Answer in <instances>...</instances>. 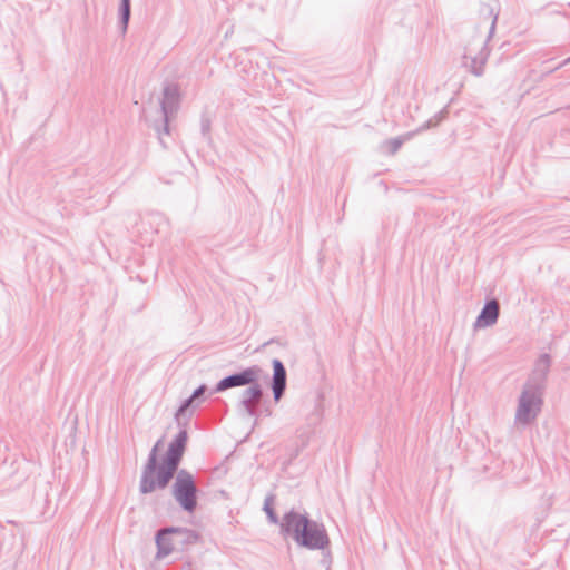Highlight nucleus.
<instances>
[{"instance_id":"obj_6","label":"nucleus","mask_w":570,"mask_h":570,"mask_svg":"<svg viewBox=\"0 0 570 570\" xmlns=\"http://www.w3.org/2000/svg\"><path fill=\"white\" fill-rule=\"evenodd\" d=\"M262 373L263 370L258 365H253L240 372L232 373L219 380L210 394L220 393L233 387L247 386L249 383L257 381Z\"/></svg>"},{"instance_id":"obj_22","label":"nucleus","mask_w":570,"mask_h":570,"mask_svg":"<svg viewBox=\"0 0 570 570\" xmlns=\"http://www.w3.org/2000/svg\"><path fill=\"white\" fill-rule=\"evenodd\" d=\"M331 562H332V556H331L330 548H327L325 551H323L322 563L327 566V568H330Z\"/></svg>"},{"instance_id":"obj_8","label":"nucleus","mask_w":570,"mask_h":570,"mask_svg":"<svg viewBox=\"0 0 570 570\" xmlns=\"http://www.w3.org/2000/svg\"><path fill=\"white\" fill-rule=\"evenodd\" d=\"M180 107V88L177 83H167L163 89L160 111L164 117H175Z\"/></svg>"},{"instance_id":"obj_3","label":"nucleus","mask_w":570,"mask_h":570,"mask_svg":"<svg viewBox=\"0 0 570 570\" xmlns=\"http://www.w3.org/2000/svg\"><path fill=\"white\" fill-rule=\"evenodd\" d=\"M202 541L198 531L185 527H163L155 533L156 560H163L174 552L185 553Z\"/></svg>"},{"instance_id":"obj_1","label":"nucleus","mask_w":570,"mask_h":570,"mask_svg":"<svg viewBox=\"0 0 570 570\" xmlns=\"http://www.w3.org/2000/svg\"><path fill=\"white\" fill-rule=\"evenodd\" d=\"M187 441L188 433L185 430H180L168 444V449L160 461L158 453L161 440L156 442L142 468L139 492L141 494H149L157 489L164 490L175 478L171 485L174 499L183 511L194 513L198 504L199 489L194 475L189 471L186 469L179 470L187 448Z\"/></svg>"},{"instance_id":"obj_16","label":"nucleus","mask_w":570,"mask_h":570,"mask_svg":"<svg viewBox=\"0 0 570 570\" xmlns=\"http://www.w3.org/2000/svg\"><path fill=\"white\" fill-rule=\"evenodd\" d=\"M448 116V109L446 108H443L442 110H440L439 112H436L434 115L433 118L426 120L424 124H422L416 130L415 132H422L424 130H428L430 128H433V127H436L442 120H444Z\"/></svg>"},{"instance_id":"obj_9","label":"nucleus","mask_w":570,"mask_h":570,"mask_svg":"<svg viewBox=\"0 0 570 570\" xmlns=\"http://www.w3.org/2000/svg\"><path fill=\"white\" fill-rule=\"evenodd\" d=\"M273 376L271 387L275 402H278L285 393L287 384V373L283 362L278 358L272 361Z\"/></svg>"},{"instance_id":"obj_17","label":"nucleus","mask_w":570,"mask_h":570,"mask_svg":"<svg viewBox=\"0 0 570 570\" xmlns=\"http://www.w3.org/2000/svg\"><path fill=\"white\" fill-rule=\"evenodd\" d=\"M480 13L484 16L485 19H491V26L489 30L488 40L493 36L497 21H498V12H495L494 8L490 6H482Z\"/></svg>"},{"instance_id":"obj_13","label":"nucleus","mask_w":570,"mask_h":570,"mask_svg":"<svg viewBox=\"0 0 570 570\" xmlns=\"http://www.w3.org/2000/svg\"><path fill=\"white\" fill-rule=\"evenodd\" d=\"M118 14L121 32L126 33L131 17V0H120Z\"/></svg>"},{"instance_id":"obj_11","label":"nucleus","mask_w":570,"mask_h":570,"mask_svg":"<svg viewBox=\"0 0 570 570\" xmlns=\"http://www.w3.org/2000/svg\"><path fill=\"white\" fill-rule=\"evenodd\" d=\"M500 315V304L497 298L487 299L480 314L478 315L474 326L489 327L498 322Z\"/></svg>"},{"instance_id":"obj_15","label":"nucleus","mask_w":570,"mask_h":570,"mask_svg":"<svg viewBox=\"0 0 570 570\" xmlns=\"http://www.w3.org/2000/svg\"><path fill=\"white\" fill-rule=\"evenodd\" d=\"M415 132H411V134H407L406 136L402 137H395V138H390L387 140L384 141L383 146L384 148L386 149V153L389 155H395L400 148L402 147V145L404 144V141L410 138L411 136H413Z\"/></svg>"},{"instance_id":"obj_4","label":"nucleus","mask_w":570,"mask_h":570,"mask_svg":"<svg viewBox=\"0 0 570 570\" xmlns=\"http://www.w3.org/2000/svg\"><path fill=\"white\" fill-rule=\"evenodd\" d=\"M543 392L544 391H537L534 387L523 385L515 411L517 423L529 425L535 421L543 405Z\"/></svg>"},{"instance_id":"obj_2","label":"nucleus","mask_w":570,"mask_h":570,"mask_svg":"<svg viewBox=\"0 0 570 570\" xmlns=\"http://www.w3.org/2000/svg\"><path fill=\"white\" fill-rule=\"evenodd\" d=\"M281 534L291 537L297 546L308 550L325 551L331 546L324 524L311 519L307 513H301L294 509L283 515Z\"/></svg>"},{"instance_id":"obj_10","label":"nucleus","mask_w":570,"mask_h":570,"mask_svg":"<svg viewBox=\"0 0 570 570\" xmlns=\"http://www.w3.org/2000/svg\"><path fill=\"white\" fill-rule=\"evenodd\" d=\"M489 56L490 49L488 47L487 40L482 43L480 51L474 57L469 58L466 52L463 55V66L468 68L473 76L481 77L484 73V67L487 65Z\"/></svg>"},{"instance_id":"obj_7","label":"nucleus","mask_w":570,"mask_h":570,"mask_svg":"<svg viewBox=\"0 0 570 570\" xmlns=\"http://www.w3.org/2000/svg\"><path fill=\"white\" fill-rule=\"evenodd\" d=\"M551 363L552 360L548 353L541 354L534 362L533 370L524 385L534 387L537 391H544Z\"/></svg>"},{"instance_id":"obj_12","label":"nucleus","mask_w":570,"mask_h":570,"mask_svg":"<svg viewBox=\"0 0 570 570\" xmlns=\"http://www.w3.org/2000/svg\"><path fill=\"white\" fill-rule=\"evenodd\" d=\"M198 406L199 404L194 399H191V396L181 402L175 413V421L177 425L181 428L180 430H185L187 432L186 428L193 419L195 410Z\"/></svg>"},{"instance_id":"obj_18","label":"nucleus","mask_w":570,"mask_h":570,"mask_svg":"<svg viewBox=\"0 0 570 570\" xmlns=\"http://www.w3.org/2000/svg\"><path fill=\"white\" fill-rule=\"evenodd\" d=\"M210 128H212V118L208 115V112L205 111L200 116V132H202L203 138L208 142L212 140Z\"/></svg>"},{"instance_id":"obj_5","label":"nucleus","mask_w":570,"mask_h":570,"mask_svg":"<svg viewBox=\"0 0 570 570\" xmlns=\"http://www.w3.org/2000/svg\"><path fill=\"white\" fill-rule=\"evenodd\" d=\"M247 386L248 387L242 392V397L239 402L240 406L245 410V412L249 416L255 417L262 414L266 416L271 415L272 411L267 405L268 401L265 400V394L259 383V379L254 383H249Z\"/></svg>"},{"instance_id":"obj_14","label":"nucleus","mask_w":570,"mask_h":570,"mask_svg":"<svg viewBox=\"0 0 570 570\" xmlns=\"http://www.w3.org/2000/svg\"><path fill=\"white\" fill-rule=\"evenodd\" d=\"M275 495L273 493L268 494L264 500V507L263 510L266 513L267 520L272 524H278L281 527L282 519L279 520L278 515L276 514L273 504H274Z\"/></svg>"},{"instance_id":"obj_19","label":"nucleus","mask_w":570,"mask_h":570,"mask_svg":"<svg viewBox=\"0 0 570 570\" xmlns=\"http://www.w3.org/2000/svg\"><path fill=\"white\" fill-rule=\"evenodd\" d=\"M208 391L206 384H200L197 389L191 393V399H194L198 404L205 401V393Z\"/></svg>"},{"instance_id":"obj_20","label":"nucleus","mask_w":570,"mask_h":570,"mask_svg":"<svg viewBox=\"0 0 570 570\" xmlns=\"http://www.w3.org/2000/svg\"><path fill=\"white\" fill-rule=\"evenodd\" d=\"M173 117H164L163 116V124L160 127H157L156 130L158 131V135H159V140H160V144L165 146L164 144V140L161 138V135L163 134H169V121Z\"/></svg>"},{"instance_id":"obj_21","label":"nucleus","mask_w":570,"mask_h":570,"mask_svg":"<svg viewBox=\"0 0 570 570\" xmlns=\"http://www.w3.org/2000/svg\"><path fill=\"white\" fill-rule=\"evenodd\" d=\"M568 63H570V57H569V58H567V59H564L563 61H561L557 67H554V68H551V69L547 70L543 75H544V76L551 75V73H553L556 70H558V69H560V68H562V67L567 66Z\"/></svg>"}]
</instances>
